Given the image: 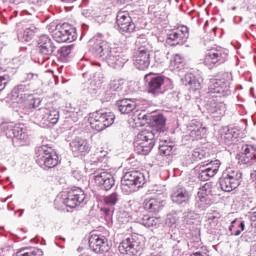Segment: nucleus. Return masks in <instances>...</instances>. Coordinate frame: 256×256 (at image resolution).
<instances>
[{"mask_svg": "<svg viewBox=\"0 0 256 256\" xmlns=\"http://www.w3.org/2000/svg\"><path fill=\"white\" fill-rule=\"evenodd\" d=\"M219 219H221V214L218 212H213L208 216L205 227L210 235H217V229H219Z\"/></svg>", "mask_w": 256, "mask_h": 256, "instance_id": "obj_32", "label": "nucleus"}, {"mask_svg": "<svg viewBox=\"0 0 256 256\" xmlns=\"http://www.w3.org/2000/svg\"><path fill=\"white\" fill-rule=\"evenodd\" d=\"M42 256L43 255V251H41L40 249H36V248H23L19 251L16 252L15 256Z\"/></svg>", "mask_w": 256, "mask_h": 256, "instance_id": "obj_42", "label": "nucleus"}, {"mask_svg": "<svg viewBox=\"0 0 256 256\" xmlns=\"http://www.w3.org/2000/svg\"><path fill=\"white\" fill-rule=\"evenodd\" d=\"M182 81L184 85H189L192 91H199V89H201V82L197 80L194 74H186Z\"/></svg>", "mask_w": 256, "mask_h": 256, "instance_id": "obj_36", "label": "nucleus"}, {"mask_svg": "<svg viewBox=\"0 0 256 256\" xmlns=\"http://www.w3.org/2000/svg\"><path fill=\"white\" fill-rule=\"evenodd\" d=\"M124 87H125V80L123 79L111 80L108 85L109 91H117L118 93H121Z\"/></svg>", "mask_w": 256, "mask_h": 256, "instance_id": "obj_41", "label": "nucleus"}, {"mask_svg": "<svg viewBox=\"0 0 256 256\" xmlns=\"http://www.w3.org/2000/svg\"><path fill=\"white\" fill-rule=\"evenodd\" d=\"M207 157V152L201 148H196L186 157V164L193 165L197 161H201Z\"/></svg>", "mask_w": 256, "mask_h": 256, "instance_id": "obj_34", "label": "nucleus"}, {"mask_svg": "<svg viewBox=\"0 0 256 256\" xmlns=\"http://www.w3.org/2000/svg\"><path fill=\"white\" fill-rule=\"evenodd\" d=\"M89 247L94 253H107L111 247L109 240L104 235L92 234L89 238Z\"/></svg>", "mask_w": 256, "mask_h": 256, "instance_id": "obj_19", "label": "nucleus"}, {"mask_svg": "<svg viewBox=\"0 0 256 256\" xmlns=\"http://www.w3.org/2000/svg\"><path fill=\"white\" fill-rule=\"evenodd\" d=\"M23 215V210H20V217Z\"/></svg>", "mask_w": 256, "mask_h": 256, "instance_id": "obj_61", "label": "nucleus"}, {"mask_svg": "<svg viewBox=\"0 0 256 256\" xmlns=\"http://www.w3.org/2000/svg\"><path fill=\"white\" fill-rule=\"evenodd\" d=\"M21 15H33V13L28 12L27 10H22Z\"/></svg>", "mask_w": 256, "mask_h": 256, "instance_id": "obj_58", "label": "nucleus"}, {"mask_svg": "<svg viewBox=\"0 0 256 256\" xmlns=\"http://www.w3.org/2000/svg\"><path fill=\"white\" fill-rule=\"evenodd\" d=\"M141 225H144V227H157L161 223V219L157 217H151L149 215H145L140 220Z\"/></svg>", "mask_w": 256, "mask_h": 256, "instance_id": "obj_40", "label": "nucleus"}, {"mask_svg": "<svg viewBox=\"0 0 256 256\" xmlns=\"http://www.w3.org/2000/svg\"><path fill=\"white\" fill-rule=\"evenodd\" d=\"M60 239H61L62 241H65V238H61V237H60Z\"/></svg>", "mask_w": 256, "mask_h": 256, "instance_id": "obj_63", "label": "nucleus"}, {"mask_svg": "<svg viewBox=\"0 0 256 256\" xmlns=\"http://www.w3.org/2000/svg\"><path fill=\"white\" fill-rule=\"evenodd\" d=\"M191 256H209V255H207V253L195 252L191 254Z\"/></svg>", "mask_w": 256, "mask_h": 256, "instance_id": "obj_55", "label": "nucleus"}, {"mask_svg": "<svg viewBox=\"0 0 256 256\" xmlns=\"http://www.w3.org/2000/svg\"><path fill=\"white\" fill-rule=\"evenodd\" d=\"M116 106L122 115H129V113H133L137 109V102L134 99L124 98L118 100Z\"/></svg>", "mask_w": 256, "mask_h": 256, "instance_id": "obj_30", "label": "nucleus"}, {"mask_svg": "<svg viewBox=\"0 0 256 256\" xmlns=\"http://www.w3.org/2000/svg\"><path fill=\"white\" fill-rule=\"evenodd\" d=\"M36 33H37L36 26L30 25L24 29L23 34H22V39H24V41H31V39H33V37H35Z\"/></svg>", "mask_w": 256, "mask_h": 256, "instance_id": "obj_43", "label": "nucleus"}, {"mask_svg": "<svg viewBox=\"0 0 256 256\" xmlns=\"http://www.w3.org/2000/svg\"><path fill=\"white\" fill-rule=\"evenodd\" d=\"M143 185H145V175L139 171H130L123 176L120 189L124 195H131Z\"/></svg>", "mask_w": 256, "mask_h": 256, "instance_id": "obj_4", "label": "nucleus"}, {"mask_svg": "<svg viewBox=\"0 0 256 256\" xmlns=\"http://www.w3.org/2000/svg\"><path fill=\"white\" fill-rule=\"evenodd\" d=\"M93 53L99 59L106 61L113 69H123L125 63L129 61L127 53L121 47H111L109 42L103 40L101 36L95 38Z\"/></svg>", "mask_w": 256, "mask_h": 256, "instance_id": "obj_2", "label": "nucleus"}, {"mask_svg": "<svg viewBox=\"0 0 256 256\" xmlns=\"http://www.w3.org/2000/svg\"><path fill=\"white\" fill-rule=\"evenodd\" d=\"M173 149H175V143H170V145L160 144L159 151L162 155L169 156L173 153Z\"/></svg>", "mask_w": 256, "mask_h": 256, "instance_id": "obj_45", "label": "nucleus"}, {"mask_svg": "<svg viewBox=\"0 0 256 256\" xmlns=\"http://www.w3.org/2000/svg\"><path fill=\"white\" fill-rule=\"evenodd\" d=\"M35 88L31 84H18L12 90V100L16 103H25L31 95H33Z\"/></svg>", "mask_w": 256, "mask_h": 256, "instance_id": "obj_20", "label": "nucleus"}, {"mask_svg": "<svg viewBox=\"0 0 256 256\" xmlns=\"http://www.w3.org/2000/svg\"><path fill=\"white\" fill-rule=\"evenodd\" d=\"M109 152L103 148H97L90 156V165H100L105 167L109 161Z\"/></svg>", "mask_w": 256, "mask_h": 256, "instance_id": "obj_29", "label": "nucleus"}, {"mask_svg": "<svg viewBox=\"0 0 256 256\" xmlns=\"http://www.w3.org/2000/svg\"><path fill=\"white\" fill-rule=\"evenodd\" d=\"M231 81H233V74L225 72L220 79L212 78L208 82V97L205 109L214 119L224 117L227 111V105L221 101V97L231 95Z\"/></svg>", "mask_w": 256, "mask_h": 256, "instance_id": "obj_1", "label": "nucleus"}, {"mask_svg": "<svg viewBox=\"0 0 256 256\" xmlns=\"http://www.w3.org/2000/svg\"><path fill=\"white\" fill-rule=\"evenodd\" d=\"M72 153L75 157H81V155H87L91 151V144L87 139L76 138L70 143Z\"/></svg>", "mask_w": 256, "mask_h": 256, "instance_id": "obj_26", "label": "nucleus"}, {"mask_svg": "<svg viewBox=\"0 0 256 256\" xmlns=\"http://www.w3.org/2000/svg\"><path fill=\"white\" fill-rule=\"evenodd\" d=\"M11 195L10 196H8L6 199H5V201H9V199H11Z\"/></svg>", "mask_w": 256, "mask_h": 256, "instance_id": "obj_60", "label": "nucleus"}, {"mask_svg": "<svg viewBox=\"0 0 256 256\" xmlns=\"http://www.w3.org/2000/svg\"><path fill=\"white\" fill-rule=\"evenodd\" d=\"M36 163L42 169H53L59 165V156L53 149L40 146L36 149Z\"/></svg>", "mask_w": 256, "mask_h": 256, "instance_id": "obj_8", "label": "nucleus"}, {"mask_svg": "<svg viewBox=\"0 0 256 256\" xmlns=\"http://www.w3.org/2000/svg\"><path fill=\"white\" fill-rule=\"evenodd\" d=\"M38 51L40 55H43L44 59H49L50 55L55 53L57 47L53 43V40L47 35H42L38 39Z\"/></svg>", "mask_w": 256, "mask_h": 256, "instance_id": "obj_24", "label": "nucleus"}, {"mask_svg": "<svg viewBox=\"0 0 256 256\" xmlns=\"http://www.w3.org/2000/svg\"><path fill=\"white\" fill-rule=\"evenodd\" d=\"M96 65H97L98 67H100V66H101V63H96Z\"/></svg>", "mask_w": 256, "mask_h": 256, "instance_id": "obj_62", "label": "nucleus"}, {"mask_svg": "<svg viewBox=\"0 0 256 256\" xmlns=\"http://www.w3.org/2000/svg\"><path fill=\"white\" fill-rule=\"evenodd\" d=\"M238 135L239 134L233 128L229 129L225 127L220 130L221 139L224 141V143H226V145H231V143H234Z\"/></svg>", "mask_w": 256, "mask_h": 256, "instance_id": "obj_33", "label": "nucleus"}, {"mask_svg": "<svg viewBox=\"0 0 256 256\" xmlns=\"http://www.w3.org/2000/svg\"><path fill=\"white\" fill-rule=\"evenodd\" d=\"M249 256H256V244H254L251 248H250V254Z\"/></svg>", "mask_w": 256, "mask_h": 256, "instance_id": "obj_52", "label": "nucleus"}, {"mask_svg": "<svg viewBox=\"0 0 256 256\" xmlns=\"http://www.w3.org/2000/svg\"><path fill=\"white\" fill-rule=\"evenodd\" d=\"M236 159L240 165L256 166V147L246 144L242 147V152L236 155Z\"/></svg>", "mask_w": 256, "mask_h": 256, "instance_id": "obj_18", "label": "nucleus"}, {"mask_svg": "<svg viewBox=\"0 0 256 256\" xmlns=\"http://www.w3.org/2000/svg\"><path fill=\"white\" fill-rule=\"evenodd\" d=\"M52 37L57 43H73L77 41V29L70 24H58L52 32Z\"/></svg>", "mask_w": 256, "mask_h": 256, "instance_id": "obj_11", "label": "nucleus"}, {"mask_svg": "<svg viewBox=\"0 0 256 256\" xmlns=\"http://www.w3.org/2000/svg\"><path fill=\"white\" fill-rule=\"evenodd\" d=\"M165 207V202L159 198H146L144 200V209L149 213H159Z\"/></svg>", "mask_w": 256, "mask_h": 256, "instance_id": "obj_31", "label": "nucleus"}, {"mask_svg": "<svg viewBox=\"0 0 256 256\" xmlns=\"http://www.w3.org/2000/svg\"><path fill=\"white\" fill-rule=\"evenodd\" d=\"M36 115L39 116L38 119L44 127H51V125H57L59 122V110L53 107L40 108Z\"/></svg>", "mask_w": 256, "mask_h": 256, "instance_id": "obj_14", "label": "nucleus"}, {"mask_svg": "<svg viewBox=\"0 0 256 256\" xmlns=\"http://www.w3.org/2000/svg\"><path fill=\"white\" fill-rule=\"evenodd\" d=\"M80 117H81V114H79V112H72L70 114V119L73 121V123H77Z\"/></svg>", "mask_w": 256, "mask_h": 256, "instance_id": "obj_50", "label": "nucleus"}, {"mask_svg": "<svg viewBox=\"0 0 256 256\" xmlns=\"http://www.w3.org/2000/svg\"><path fill=\"white\" fill-rule=\"evenodd\" d=\"M118 249L123 255H137L143 249V244L137 237L130 235L120 243Z\"/></svg>", "mask_w": 256, "mask_h": 256, "instance_id": "obj_16", "label": "nucleus"}, {"mask_svg": "<svg viewBox=\"0 0 256 256\" xmlns=\"http://www.w3.org/2000/svg\"><path fill=\"white\" fill-rule=\"evenodd\" d=\"M72 49H73V46H63L60 48L59 53L61 57H69V55H71Z\"/></svg>", "mask_w": 256, "mask_h": 256, "instance_id": "obj_47", "label": "nucleus"}, {"mask_svg": "<svg viewBox=\"0 0 256 256\" xmlns=\"http://www.w3.org/2000/svg\"><path fill=\"white\" fill-rule=\"evenodd\" d=\"M6 3L12 5L11 7H16V9H23L25 7V3L21 0H4Z\"/></svg>", "mask_w": 256, "mask_h": 256, "instance_id": "obj_46", "label": "nucleus"}, {"mask_svg": "<svg viewBox=\"0 0 256 256\" xmlns=\"http://www.w3.org/2000/svg\"><path fill=\"white\" fill-rule=\"evenodd\" d=\"M229 60V51L225 48L214 47L208 50L204 57V65L208 69H214V67H219L223 63H227Z\"/></svg>", "mask_w": 256, "mask_h": 256, "instance_id": "obj_10", "label": "nucleus"}, {"mask_svg": "<svg viewBox=\"0 0 256 256\" xmlns=\"http://www.w3.org/2000/svg\"><path fill=\"white\" fill-rule=\"evenodd\" d=\"M187 129L192 141H199L207 135V127L201 120H192Z\"/></svg>", "mask_w": 256, "mask_h": 256, "instance_id": "obj_22", "label": "nucleus"}, {"mask_svg": "<svg viewBox=\"0 0 256 256\" xmlns=\"http://www.w3.org/2000/svg\"><path fill=\"white\" fill-rule=\"evenodd\" d=\"M104 202L108 207H104L101 209V212L107 217V219H111L113 217V212L115 211V205L119 202V194L114 192L104 197Z\"/></svg>", "mask_w": 256, "mask_h": 256, "instance_id": "obj_28", "label": "nucleus"}, {"mask_svg": "<svg viewBox=\"0 0 256 256\" xmlns=\"http://www.w3.org/2000/svg\"><path fill=\"white\" fill-rule=\"evenodd\" d=\"M150 121L156 131L165 133V123H167V118H165L163 114L152 115Z\"/></svg>", "mask_w": 256, "mask_h": 256, "instance_id": "obj_35", "label": "nucleus"}, {"mask_svg": "<svg viewBox=\"0 0 256 256\" xmlns=\"http://www.w3.org/2000/svg\"><path fill=\"white\" fill-rule=\"evenodd\" d=\"M171 143H175V142H173L171 140H167V139L160 141V145H171Z\"/></svg>", "mask_w": 256, "mask_h": 256, "instance_id": "obj_54", "label": "nucleus"}, {"mask_svg": "<svg viewBox=\"0 0 256 256\" xmlns=\"http://www.w3.org/2000/svg\"><path fill=\"white\" fill-rule=\"evenodd\" d=\"M219 172V163L210 162L203 164L198 169V178L200 181H209L212 177H215Z\"/></svg>", "mask_w": 256, "mask_h": 256, "instance_id": "obj_25", "label": "nucleus"}, {"mask_svg": "<svg viewBox=\"0 0 256 256\" xmlns=\"http://www.w3.org/2000/svg\"><path fill=\"white\" fill-rule=\"evenodd\" d=\"M28 2L32 3V5H41L43 0H28Z\"/></svg>", "mask_w": 256, "mask_h": 256, "instance_id": "obj_53", "label": "nucleus"}, {"mask_svg": "<svg viewBox=\"0 0 256 256\" xmlns=\"http://www.w3.org/2000/svg\"><path fill=\"white\" fill-rule=\"evenodd\" d=\"M39 75L35 73H27L24 75V82L27 83V81H38Z\"/></svg>", "mask_w": 256, "mask_h": 256, "instance_id": "obj_48", "label": "nucleus"}, {"mask_svg": "<svg viewBox=\"0 0 256 256\" xmlns=\"http://www.w3.org/2000/svg\"><path fill=\"white\" fill-rule=\"evenodd\" d=\"M210 194L211 183H205L202 187L199 188V191L195 198V207H197L201 211L209 209V207H211V198H209Z\"/></svg>", "mask_w": 256, "mask_h": 256, "instance_id": "obj_17", "label": "nucleus"}, {"mask_svg": "<svg viewBox=\"0 0 256 256\" xmlns=\"http://www.w3.org/2000/svg\"><path fill=\"white\" fill-rule=\"evenodd\" d=\"M26 107L28 109H37L39 105H41V99L33 97V94H31V97H29L25 102Z\"/></svg>", "mask_w": 256, "mask_h": 256, "instance_id": "obj_44", "label": "nucleus"}, {"mask_svg": "<svg viewBox=\"0 0 256 256\" xmlns=\"http://www.w3.org/2000/svg\"><path fill=\"white\" fill-rule=\"evenodd\" d=\"M61 1H62V3H73L77 0H61Z\"/></svg>", "mask_w": 256, "mask_h": 256, "instance_id": "obj_59", "label": "nucleus"}, {"mask_svg": "<svg viewBox=\"0 0 256 256\" xmlns=\"http://www.w3.org/2000/svg\"><path fill=\"white\" fill-rule=\"evenodd\" d=\"M153 147H155V133L152 130L145 129L137 134L134 142V151L138 155H149Z\"/></svg>", "mask_w": 256, "mask_h": 256, "instance_id": "obj_6", "label": "nucleus"}, {"mask_svg": "<svg viewBox=\"0 0 256 256\" xmlns=\"http://www.w3.org/2000/svg\"><path fill=\"white\" fill-rule=\"evenodd\" d=\"M94 182L104 191H109L113 188V185H115V178H113L112 173L102 170L95 173Z\"/></svg>", "mask_w": 256, "mask_h": 256, "instance_id": "obj_23", "label": "nucleus"}, {"mask_svg": "<svg viewBox=\"0 0 256 256\" xmlns=\"http://www.w3.org/2000/svg\"><path fill=\"white\" fill-rule=\"evenodd\" d=\"M85 199H87L85 191L81 188H75L68 191L67 194L58 196L54 201V205L56 209H64V207L75 209V207L83 205L85 203Z\"/></svg>", "mask_w": 256, "mask_h": 256, "instance_id": "obj_3", "label": "nucleus"}, {"mask_svg": "<svg viewBox=\"0 0 256 256\" xmlns=\"http://www.w3.org/2000/svg\"><path fill=\"white\" fill-rule=\"evenodd\" d=\"M134 65L140 71L149 69V66L151 65V45H149V43L139 47L134 59Z\"/></svg>", "mask_w": 256, "mask_h": 256, "instance_id": "obj_13", "label": "nucleus"}, {"mask_svg": "<svg viewBox=\"0 0 256 256\" xmlns=\"http://www.w3.org/2000/svg\"><path fill=\"white\" fill-rule=\"evenodd\" d=\"M88 123L94 131H104V129L111 127L115 123V114L98 110L89 114Z\"/></svg>", "mask_w": 256, "mask_h": 256, "instance_id": "obj_5", "label": "nucleus"}, {"mask_svg": "<svg viewBox=\"0 0 256 256\" xmlns=\"http://www.w3.org/2000/svg\"><path fill=\"white\" fill-rule=\"evenodd\" d=\"M250 177L253 181H256V170H254L253 172H251Z\"/></svg>", "mask_w": 256, "mask_h": 256, "instance_id": "obj_57", "label": "nucleus"}, {"mask_svg": "<svg viewBox=\"0 0 256 256\" xmlns=\"http://www.w3.org/2000/svg\"><path fill=\"white\" fill-rule=\"evenodd\" d=\"M231 231V235H235V237H239L242 231H245V221L242 220H234L229 228Z\"/></svg>", "mask_w": 256, "mask_h": 256, "instance_id": "obj_38", "label": "nucleus"}, {"mask_svg": "<svg viewBox=\"0 0 256 256\" xmlns=\"http://www.w3.org/2000/svg\"><path fill=\"white\" fill-rule=\"evenodd\" d=\"M243 181V173L237 168H227L220 178V187L222 191L231 193L234 189H237Z\"/></svg>", "mask_w": 256, "mask_h": 256, "instance_id": "obj_7", "label": "nucleus"}, {"mask_svg": "<svg viewBox=\"0 0 256 256\" xmlns=\"http://www.w3.org/2000/svg\"><path fill=\"white\" fill-rule=\"evenodd\" d=\"M121 215H122V217L123 216H125L126 214L125 213H120V215H119V217H118V220L120 221V223H128L129 222V218H122L121 217Z\"/></svg>", "mask_w": 256, "mask_h": 256, "instance_id": "obj_51", "label": "nucleus"}, {"mask_svg": "<svg viewBox=\"0 0 256 256\" xmlns=\"http://www.w3.org/2000/svg\"><path fill=\"white\" fill-rule=\"evenodd\" d=\"M19 15V10H13V14L10 16V20H13V17H17Z\"/></svg>", "mask_w": 256, "mask_h": 256, "instance_id": "obj_56", "label": "nucleus"}, {"mask_svg": "<svg viewBox=\"0 0 256 256\" xmlns=\"http://www.w3.org/2000/svg\"><path fill=\"white\" fill-rule=\"evenodd\" d=\"M9 81H11V72L0 66V91H3V89L7 87V83H9Z\"/></svg>", "mask_w": 256, "mask_h": 256, "instance_id": "obj_39", "label": "nucleus"}, {"mask_svg": "<svg viewBox=\"0 0 256 256\" xmlns=\"http://www.w3.org/2000/svg\"><path fill=\"white\" fill-rule=\"evenodd\" d=\"M187 39H189V28L187 26H180L167 35L166 43L170 47H175L177 45H183Z\"/></svg>", "mask_w": 256, "mask_h": 256, "instance_id": "obj_15", "label": "nucleus"}, {"mask_svg": "<svg viewBox=\"0 0 256 256\" xmlns=\"http://www.w3.org/2000/svg\"><path fill=\"white\" fill-rule=\"evenodd\" d=\"M184 61L185 59L183 58V56H181V54L173 55L169 65L170 71H181V69H183L184 67Z\"/></svg>", "mask_w": 256, "mask_h": 256, "instance_id": "obj_37", "label": "nucleus"}, {"mask_svg": "<svg viewBox=\"0 0 256 256\" xmlns=\"http://www.w3.org/2000/svg\"><path fill=\"white\" fill-rule=\"evenodd\" d=\"M171 201L176 203V205H189L191 192L184 187L175 188L171 194Z\"/></svg>", "mask_w": 256, "mask_h": 256, "instance_id": "obj_27", "label": "nucleus"}, {"mask_svg": "<svg viewBox=\"0 0 256 256\" xmlns=\"http://www.w3.org/2000/svg\"><path fill=\"white\" fill-rule=\"evenodd\" d=\"M248 217H249L250 221L252 222L251 223L252 227H256V210L252 209V211L249 212Z\"/></svg>", "mask_w": 256, "mask_h": 256, "instance_id": "obj_49", "label": "nucleus"}, {"mask_svg": "<svg viewBox=\"0 0 256 256\" xmlns=\"http://www.w3.org/2000/svg\"><path fill=\"white\" fill-rule=\"evenodd\" d=\"M144 80L148 83V93L152 95L165 93L164 85L170 81L169 78H165V76H159L153 73L146 74Z\"/></svg>", "mask_w": 256, "mask_h": 256, "instance_id": "obj_12", "label": "nucleus"}, {"mask_svg": "<svg viewBox=\"0 0 256 256\" xmlns=\"http://www.w3.org/2000/svg\"><path fill=\"white\" fill-rule=\"evenodd\" d=\"M6 137L13 139V143L17 145H25L29 139L27 128L23 124H14L13 122L5 123L2 126Z\"/></svg>", "mask_w": 256, "mask_h": 256, "instance_id": "obj_9", "label": "nucleus"}, {"mask_svg": "<svg viewBox=\"0 0 256 256\" xmlns=\"http://www.w3.org/2000/svg\"><path fill=\"white\" fill-rule=\"evenodd\" d=\"M116 23L119 27V31L122 33H133V31H135L136 26L131 16H129V12H118Z\"/></svg>", "mask_w": 256, "mask_h": 256, "instance_id": "obj_21", "label": "nucleus"}]
</instances>
